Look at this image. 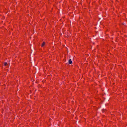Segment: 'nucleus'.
<instances>
[{"mask_svg": "<svg viewBox=\"0 0 127 127\" xmlns=\"http://www.w3.org/2000/svg\"><path fill=\"white\" fill-rule=\"evenodd\" d=\"M95 36L94 38L97 39L102 38H104V35L102 31H101L95 33Z\"/></svg>", "mask_w": 127, "mask_h": 127, "instance_id": "obj_1", "label": "nucleus"}, {"mask_svg": "<svg viewBox=\"0 0 127 127\" xmlns=\"http://www.w3.org/2000/svg\"><path fill=\"white\" fill-rule=\"evenodd\" d=\"M94 28L95 30V33L101 31H102L101 29V27L100 26L97 25L96 27H94Z\"/></svg>", "mask_w": 127, "mask_h": 127, "instance_id": "obj_2", "label": "nucleus"}, {"mask_svg": "<svg viewBox=\"0 0 127 127\" xmlns=\"http://www.w3.org/2000/svg\"><path fill=\"white\" fill-rule=\"evenodd\" d=\"M103 19H98L97 21V25L99 26L100 25H102L104 23Z\"/></svg>", "mask_w": 127, "mask_h": 127, "instance_id": "obj_3", "label": "nucleus"}, {"mask_svg": "<svg viewBox=\"0 0 127 127\" xmlns=\"http://www.w3.org/2000/svg\"><path fill=\"white\" fill-rule=\"evenodd\" d=\"M110 98L109 96H107L106 97V98L105 99V98H104V100L105 101V103H107V104H109V105L110 104V102L109 101V100L110 99Z\"/></svg>", "mask_w": 127, "mask_h": 127, "instance_id": "obj_4", "label": "nucleus"}, {"mask_svg": "<svg viewBox=\"0 0 127 127\" xmlns=\"http://www.w3.org/2000/svg\"><path fill=\"white\" fill-rule=\"evenodd\" d=\"M109 104L107 103H104L103 104L102 106V108H105L106 107H108L109 106Z\"/></svg>", "mask_w": 127, "mask_h": 127, "instance_id": "obj_5", "label": "nucleus"}, {"mask_svg": "<svg viewBox=\"0 0 127 127\" xmlns=\"http://www.w3.org/2000/svg\"><path fill=\"white\" fill-rule=\"evenodd\" d=\"M98 19H104L102 15H99L98 16Z\"/></svg>", "mask_w": 127, "mask_h": 127, "instance_id": "obj_6", "label": "nucleus"}, {"mask_svg": "<svg viewBox=\"0 0 127 127\" xmlns=\"http://www.w3.org/2000/svg\"><path fill=\"white\" fill-rule=\"evenodd\" d=\"M101 110L103 113H106L107 111V110L106 109H102Z\"/></svg>", "mask_w": 127, "mask_h": 127, "instance_id": "obj_7", "label": "nucleus"}, {"mask_svg": "<svg viewBox=\"0 0 127 127\" xmlns=\"http://www.w3.org/2000/svg\"><path fill=\"white\" fill-rule=\"evenodd\" d=\"M108 30L107 29V30H106V31L105 32V34H106L105 36H106L105 38H107V37H108V34H106V32H109Z\"/></svg>", "mask_w": 127, "mask_h": 127, "instance_id": "obj_8", "label": "nucleus"}, {"mask_svg": "<svg viewBox=\"0 0 127 127\" xmlns=\"http://www.w3.org/2000/svg\"><path fill=\"white\" fill-rule=\"evenodd\" d=\"M72 61L71 60V59H70L69 60L68 64H71L72 63Z\"/></svg>", "mask_w": 127, "mask_h": 127, "instance_id": "obj_9", "label": "nucleus"}, {"mask_svg": "<svg viewBox=\"0 0 127 127\" xmlns=\"http://www.w3.org/2000/svg\"><path fill=\"white\" fill-rule=\"evenodd\" d=\"M45 43L44 41L43 42L41 45V47H43L45 45Z\"/></svg>", "mask_w": 127, "mask_h": 127, "instance_id": "obj_10", "label": "nucleus"}, {"mask_svg": "<svg viewBox=\"0 0 127 127\" xmlns=\"http://www.w3.org/2000/svg\"><path fill=\"white\" fill-rule=\"evenodd\" d=\"M7 65V63L6 62H4V66H6Z\"/></svg>", "mask_w": 127, "mask_h": 127, "instance_id": "obj_11", "label": "nucleus"}, {"mask_svg": "<svg viewBox=\"0 0 127 127\" xmlns=\"http://www.w3.org/2000/svg\"><path fill=\"white\" fill-rule=\"evenodd\" d=\"M38 87H40V85H39V84L38 85Z\"/></svg>", "mask_w": 127, "mask_h": 127, "instance_id": "obj_12", "label": "nucleus"}, {"mask_svg": "<svg viewBox=\"0 0 127 127\" xmlns=\"http://www.w3.org/2000/svg\"><path fill=\"white\" fill-rule=\"evenodd\" d=\"M66 48L67 49V52H68V48H67V47H66Z\"/></svg>", "mask_w": 127, "mask_h": 127, "instance_id": "obj_13", "label": "nucleus"}, {"mask_svg": "<svg viewBox=\"0 0 127 127\" xmlns=\"http://www.w3.org/2000/svg\"><path fill=\"white\" fill-rule=\"evenodd\" d=\"M98 100L100 101H101V99L100 98H98Z\"/></svg>", "mask_w": 127, "mask_h": 127, "instance_id": "obj_14", "label": "nucleus"}, {"mask_svg": "<svg viewBox=\"0 0 127 127\" xmlns=\"http://www.w3.org/2000/svg\"><path fill=\"white\" fill-rule=\"evenodd\" d=\"M69 36L68 35H67V37L68 38H69Z\"/></svg>", "mask_w": 127, "mask_h": 127, "instance_id": "obj_15", "label": "nucleus"}, {"mask_svg": "<svg viewBox=\"0 0 127 127\" xmlns=\"http://www.w3.org/2000/svg\"><path fill=\"white\" fill-rule=\"evenodd\" d=\"M116 1H117L118 2H119L118 1V0H116Z\"/></svg>", "mask_w": 127, "mask_h": 127, "instance_id": "obj_16", "label": "nucleus"}, {"mask_svg": "<svg viewBox=\"0 0 127 127\" xmlns=\"http://www.w3.org/2000/svg\"><path fill=\"white\" fill-rule=\"evenodd\" d=\"M115 83H114L113 84V85H114V84H115Z\"/></svg>", "mask_w": 127, "mask_h": 127, "instance_id": "obj_17", "label": "nucleus"}, {"mask_svg": "<svg viewBox=\"0 0 127 127\" xmlns=\"http://www.w3.org/2000/svg\"><path fill=\"white\" fill-rule=\"evenodd\" d=\"M102 108V109H105V108Z\"/></svg>", "mask_w": 127, "mask_h": 127, "instance_id": "obj_18", "label": "nucleus"}, {"mask_svg": "<svg viewBox=\"0 0 127 127\" xmlns=\"http://www.w3.org/2000/svg\"><path fill=\"white\" fill-rule=\"evenodd\" d=\"M36 91V90H35V91Z\"/></svg>", "mask_w": 127, "mask_h": 127, "instance_id": "obj_19", "label": "nucleus"}, {"mask_svg": "<svg viewBox=\"0 0 127 127\" xmlns=\"http://www.w3.org/2000/svg\"><path fill=\"white\" fill-rule=\"evenodd\" d=\"M63 17V18H64V17Z\"/></svg>", "mask_w": 127, "mask_h": 127, "instance_id": "obj_20", "label": "nucleus"}]
</instances>
